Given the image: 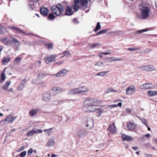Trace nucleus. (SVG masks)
Returning a JSON list of instances; mask_svg holds the SVG:
<instances>
[{"label": "nucleus", "mask_w": 157, "mask_h": 157, "mask_svg": "<svg viewBox=\"0 0 157 157\" xmlns=\"http://www.w3.org/2000/svg\"><path fill=\"white\" fill-rule=\"evenodd\" d=\"M39 109H33L29 112V114L31 117H34L39 112Z\"/></svg>", "instance_id": "412c9836"}, {"label": "nucleus", "mask_w": 157, "mask_h": 157, "mask_svg": "<svg viewBox=\"0 0 157 157\" xmlns=\"http://www.w3.org/2000/svg\"><path fill=\"white\" fill-rule=\"evenodd\" d=\"M79 8V6L77 5H73L72 6V8L75 11H77Z\"/></svg>", "instance_id": "79ce46f5"}, {"label": "nucleus", "mask_w": 157, "mask_h": 157, "mask_svg": "<svg viewBox=\"0 0 157 157\" xmlns=\"http://www.w3.org/2000/svg\"><path fill=\"white\" fill-rule=\"evenodd\" d=\"M2 42L6 45H9L10 44V40L8 38H6L2 39Z\"/></svg>", "instance_id": "cd10ccee"}, {"label": "nucleus", "mask_w": 157, "mask_h": 157, "mask_svg": "<svg viewBox=\"0 0 157 157\" xmlns=\"http://www.w3.org/2000/svg\"><path fill=\"white\" fill-rule=\"evenodd\" d=\"M10 44H13L15 46H18L20 45V42L16 39L12 38V41H10Z\"/></svg>", "instance_id": "5701e85b"}, {"label": "nucleus", "mask_w": 157, "mask_h": 157, "mask_svg": "<svg viewBox=\"0 0 157 157\" xmlns=\"http://www.w3.org/2000/svg\"><path fill=\"white\" fill-rule=\"evenodd\" d=\"M55 17L56 16L53 14V13H50L49 14L48 18L49 20L51 21L53 20Z\"/></svg>", "instance_id": "f704fd0d"}, {"label": "nucleus", "mask_w": 157, "mask_h": 157, "mask_svg": "<svg viewBox=\"0 0 157 157\" xmlns=\"http://www.w3.org/2000/svg\"><path fill=\"white\" fill-rule=\"evenodd\" d=\"M85 124H86V127L87 129L91 128L94 126L93 120L91 118H87L85 120Z\"/></svg>", "instance_id": "20e7f679"}, {"label": "nucleus", "mask_w": 157, "mask_h": 157, "mask_svg": "<svg viewBox=\"0 0 157 157\" xmlns=\"http://www.w3.org/2000/svg\"><path fill=\"white\" fill-rule=\"evenodd\" d=\"M67 71L66 69H63L62 70L57 73L56 74L54 75H53L56 76V77L63 76L67 73Z\"/></svg>", "instance_id": "dca6fc26"}, {"label": "nucleus", "mask_w": 157, "mask_h": 157, "mask_svg": "<svg viewBox=\"0 0 157 157\" xmlns=\"http://www.w3.org/2000/svg\"><path fill=\"white\" fill-rule=\"evenodd\" d=\"M63 101V100H54L52 102V104L53 105H57L59 103Z\"/></svg>", "instance_id": "58836bf2"}, {"label": "nucleus", "mask_w": 157, "mask_h": 157, "mask_svg": "<svg viewBox=\"0 0 157 157\" xmlns=\"http://www.w3.org/2000/svg\"><path fill=\"white\" fill-rule=\"evenodd\" d=\"M54 141L53 140H49L46 145V146H52L53 145Z\"/></svg>", "instance_id": "c756f323"}, {"label": "nucleus", "mask_w": 157, "mask_h": 157, "mask_svg": "<svg viewBox=\"0 0 157 157\" xmlns=\"http://www.w3.org/2000/svg\"><path fill=\"white\" fill-rule=\"evenodd\" d=\"M7 69H8V68L7 67H6V68H5L4 69V70H3V72L2 73L1 77V81L2 82L4 81L6 78L5 74V72L6 70Z\"/></svg>", "instance_id": "a878e982"}, {"label": "nucleus", "mask_w": 157, "mask_h": 157, "mask_svg": "<svg viewBox=\"0 0 157 157\" xmlns=\"http://www.w3.org/2000/svg\"><path fill=\"white\" fill-rule=\"evenodd\" d=\"M40 12L42 15L46 17L48 14L49 10L47 8L42 6L40 9Z\"/></svg>", "instance_id": "9b49d317"}, {"label": "nucleus", "mask_w": 157, "mask_h": 157, "mask_svg": "<svg viewBox=\"0 0 157 157\" xmlns=\"http://www.w3.org/2000/svg\"><path fill=\"white\" fill-rule=\"evenodd\" d=\"M59 9V6H58V4L56 5L52 6L51 7V10L52 13L56 15L57 16H58Z\"/></svg>", "instance_id": "0eeeda50"}, {"label": "nucleus", "mask_w": 157, "mask_h": 157, "mask_svg": "<svg viewBox=\"0 0 157 157\" xmlns=\"http://www.w3.org/2000/svg\"><path fill=\"white\" fill-rule=\"evenodd\" d=\"M29 5L30 6V8H29V9L30 10H33V5H31L30 4H29Z\"/></svg>", "instance_id": "052dcab7"}, {"label": "nucleus", "mask_w": 157, "mask_h": 157, "mask_svg": "<svg viewBox=\"0 0 157 157\" xmlns=\"http://www.w3.org/2000/svg\"><path fill=\"white\" fill-rule=\"evenodd\" d=\"M140 70H144L147 71H151L155 70V67L153 66L150 65L143 66L139 67Z\"/></svg>", "instance_id": "39448f33"}, {"label": "nucleus", "mask_w": 157, "mask_h": 157, "mask_svg": "<svg viewBox=\"0 0 157 157\" xmlns=\"http://www.w3.org/2000/svg\"><path fill=\"white\" fill-rule=\"evenodd\" d=\"M33 149L32 148L30 149L28 151L27 154L28 155H31L33 152Z\"/></svg>", "instance_id": "3c124183"}, {"label": "nucleus", "mask_w": 157, "mask_h": 157, "mask_svg": "<svg viewBox=\"0 0 157 157\" xmlns=\"http://www.w3.org/2000/svg\"><path fill=\"white\" fill-rule=\"evenodd\" d=\"M109 72V71H102L96 74L95 75L100 76L102 77H103L105 76V74L108 73Z\"/></svg>", "instance_id": "473e14b6"}, {"label": "nucleus", "mask_w": 157, "mask_h": 157, "mask_svg": "<svg viewBox=\"0 0 157 157\" xmlns=\"http://www.w3.org/2000/svg\"><path fill=\"white\" fill-rule=\"evenodd\" d=\"M17 33H21L22 34H25V33L24 31L23 30L19 28L18 30Z\"/></svg>", "instance_id": "6e6d98bb"}, {"label": "nucleus", "mask_w": 157, "mask_h": 157, "mask_svg": "<svg viewBox=\"0 0 157 157\" xmlns=\"http://www.w3.org/2000/svg\"><path fill=\"white\" fill-rule=\"evenodd\" d=\"M27 82L26 78H25L23 80H22L19 84L18 85L17 87V90H21L23 89L25 86V84Z\"/></svg>", "instance_id": "2eb2a0df"}, {"label": "nucleus", "mask_w": 157, "mask_h": 157, "mask_svg": "<svg viewBox=\"0 0 157 157\" xmlns=\"http://www.w3.org/2000/svg\"><path fill=\"white\" fill-rule=\"evenodd\" d=\"M108 130L110 132L112 133H115L116 131V128L114 124L113 123L112 124L109 125Z\"/></svg>", "instance_id": "a211bd4d"}, {"label": "nucleus", "mask_w": 157, "mask_h": 157, "mask_svg": "<svg viewBox=\"0 0 157 157\" xmlns=\"http://www.w3.org/2000/svg\"><path fill=\"white\" fill-rule=\"evenodd\" d=\"M132 149L135 151H136L138 149V148L136 146L135 147H132Z\"/></svg>", "instance_id": "338daca9"}, {"label": "nucleus", "mask_w": 157, "mask_h": 157, "mask_svg": "<svg viewBox=\"0 0 157 157\" xmlns=\"http://www.w3.org/2000/svg\"><path fill=\"white\" fill-rule=\"evenodd\" d=\"M25 149V147L24 146H21L17 150V151L20 152L23 150H24Z\"/></svg>", "instance_id": "603ef678"}, {"label": "nucleus", "mask_w": 157, "mask_h": 157, "mask_svg": "<svg viewBox=\"0 0 157 157\" xmlns=\"http://www.w3.org/2000/svg\"><path fill=\"white\" fill-rule=\"evenodd\" d=\"M135 87L134 85L129 86L126 90V94L128 95H130L132 94L135 91Z\"/></svg>", "instance_id": "ddd939ff"}, {"label": "nucleus", "mask_w": 157, "mask_h": 157, "mask_svg": "<svg viewBox=\"0 0 157 157\" xmlns=\"http://www.w3.org/2000/svg\"><path fill=\"white\" fill-rule=\"evenodd\" d=\"M52 129V128H51L48 129H46L44 130V132H46V131H48V135H49L51 134L50 131Z\"/></svg>", "instance_id": "8fccbe9b"}, {"label": "nucleus", "mask_w": 157, "mask_h": 157, "mask_svg": "<svg viewBox=\"0 0 157 157\" xmlns=\"http://www.w3.org/2000/svg\"><path fill=\"white\" fill-rule=\"evenodd\" d=\"M65 3L66 5H67V3L65 2H63L62 3H58V6H59V12L58 13V16H60L63 15V12L65 10V7L63 4Z\"/></svg>", "instance_id": "9d476101"}, {"label": "nucleus", "mask_w": 157, "mask_h": 157, "mask_svg": "<svg viewBox=\"0 0 157 157\" xmlns=\"http://www.w3.org/2000/svg\"><path fill=\"white\" fill-rule=\"evenodd\" d=\"M148 30L147 29H143L142 30H139L137 31V32H136V33H139L140 34L143 32H146V31H147Z\"/></svg>", "instance_id": "c03bdc74"}, {"label": "nucleus", "mask_w": 157, "mask_h": 157, "mask_svg": "<svg viewBox=\"0 0 157 157\" xmlns=\"http://www.w3.org/2000/svg\"><path fill=\"white\" fill-rule=\"evenodd\" d=\"M99 103V101L95 98H87L83 103V110L86 112H94L98 110V116L99 117L103 112V110L98 108L100 106L98 105Z\"/></svg>", "instance_id": "f257e3e1"}, {"label": "nucleus", "mask_w": 157, "mask_h": 157, "mask_svg": "<svg viewBox=\"0 0 157 157\" xmlns=\"http://www.w3.org/2000/svg\"><path fill=\"white\" fill-rule=\"evenodd\" d=\"M95 66H98V67H102L104 65V64L103 62L101 61H98L95 63Z\"/></svg>", "instance_id": "a19ab883"}, {"label": "nucleus", "mask_w": 157, "mask_h": 157, "mask_svg": "<svg viewBox=\"0 0 157 157\" xmlns=\"http://www.w3.org/2000/svg\"><path fill=\"white\" fill-rule=\"evenodd\" d=\"M140 120L141 121L142 123L144 124H145L146 127H148V125L146 123L147 120L146 119L144 118H141L140 119Z\"/></svg>", "instance_id": "37998d69"}, {"label": "nucleus", "mask_w": 157, "mask_h": 157, "mask_svg": "<svg viewBox=\"0 0 157 157\" xmlns=\"http://www.w3.org/2000/svg\"><path fill=\"white\" fill-rule=\"evenodd\" d=\"M6 31L5 28L0 26V34H3L6 33Z\"/></svg>", "instance_id": "c9c22d12"}, {"label": "nucleus", "mask_w": 157, "mask_h": 157, "mask_svg": "<svg viewBox=\"0 0 157 157\" xmlns=\"http://www.w3.org/2000/svg\"><path fill=\"white\" fill-rule=\"evenodd\" d=\"M26 154V151H24L21 152L20 154V157H24Z\"/></svg>", "instance_id": "a18cd8bd"}, {"label": "nucleus", "mask_w": 157, "mask_h": 157, "mask_svg": "<svg viewBox=\"0 0 157 157\" xmlns=\"http://www.w3.org/2000/svg\"><path fill=\"white\" fill-rule=\"evenodd\" d=\"M101 28V26L100 25V22H98L97 23L96 26L94 30L95 32H97L98 30Z\"/></svg>", "instance_id": "72a5a7b5"}, {"label": "nucleus", "mask_w": 157, "mask_h": 157, "mask_svg": "<svg viewBox=\"0 0 157 157\" xmlns=\"http://www.w3.org/2000/svg\"><path fill=\"white\" fill-rule=\"evenodd\" d=\"M151 51V50L149 48L146 49L144 52L146 53H148Z\"/></svg>", "instance_id": "5fc2aeb1"}, {"label": "nucleus", "mask_w": 157, "mask_h": 157, "mask_svg": "<svg viewBox=\"0 0 157 157\" xmlns=\"http://www.w3.org/2000/svg\"><path fill=\"white\" fill-rule=\"evenodd\" d=\"M139 8L141 12V18L143 19H146L149 16L150 7L148 6L146 3L141 2L139 5Z\"/></svg>", "instance_id": "f03ea898"}, {"label": "nucleus", "mask_w": 157, "mask_h": 157, "mask_svg": "<svg viewBox=\"0 0 157 157\" xmlns=\"http://www.w3.org/2000/svg\"><path fill=\"white\" fill-rule=\"evenodd\" d=\"M108 30V29H105L104 30H101L100 31H99L98 32V33H97L96 34L92 35V36H97L98 35H99L101 34L102 33H104L106 31H107Z\"/></svg>", "instance_id": "c85d7f7f"}, {"label": "nucleus", "mask_w": 157, "mask_h": 157, "mask_svg": "<svg viewBox=\"0 0 157 157\" xmlns=\"http://www.w3.org/2000/svg\"><path fill=\"white\" fill-rule=\"evenodd\" d=\"M1 122L3 124L7 125L10 123V117L9 115H8L6 118L1 121Z\"/></svg>", "instance_id": "4be33fe9"}, {"label": "nucleus", "mask_w": 157, "mask_h": 157, "mask_svg": "<svg viewBox=\"0 0 157 157\" xmlns=\"http://www.w3.org/2000/svg\"><path fill=\"white\" fill-rule=\"evenodd\" d=\"M140 48H129L128 49V50H129V51H136V50H137L139 49H140Z\"/></svg>", "instance_id": "49530a36"}, {"label": "nucleus", "mask_w": 157, "mask_h": 157, "mask_svg": "<svg viewBox=\"0 0 157 157\" xmlns=\"http://www.w3.org/2000/svg\"><path fill=\"white\" fill-rule=\"evenodd\" d=\"M36 129L35 128H33V129L29 132H28L27 133V136H33L34 134L35 133V130Z\"/></svg>", "instance_id": "7c9ffc66"}, {"label": "nucleus", "mask_w": 157, "mask_h": 157, "mask_svg": "<svg viewBox=\"0 0 157 157\" xmlns=\"http://www.w3.org/2000/svg\"><path fill=\"white\" fill-rule=\"evenodd\" d=\"M88 0H80V2L82 8L83 10L86 9L88 7Z\"/></svg>", "instance_id": "f3484780"}, {"label": "nucleus", "mask_w": 157, "mask_h": 157, "mask_svg": "<svg viewBox=\"0 0 157 157\" xmlns=\"http://www.w3.org/2000/svg\"><path fill=\"white\" fill-rule=\"evenodd\" d=\"M41 99L46 102L49 101L51 99L50 94L47 92H45L42 95Z\"/></svg>", "instance_id": "6e6552de"}, {"label": "nucleus", "mask_w": 157, "mask_h": 157, "mask_svg": "<svg viewBox=\"0 0 157 157\" xmlns=\"http://www.w3.org/2000/svg\"><path fill=\"white\" fill-rule=\"evenodd\" d=\"M80 2V0H74V2L75 4H77Z\"/></svg>", "instance_id": "0e129e2a"}, {"label": "nucleus", "mask_w": 157, "mask_h": 157, "mask_svg": "<svg viewBox=\"0 0 157 157\" xmlns=\"http://www.w3.org/2000/svg\"><path fill=\"white\" fill-rule=\"evenodd\" d=\"M109 108H114L116 107H117V105L114 104V105H110L109 106H108Z\"/></svg>", "instance_id": "13d9d810"}, {"label": "nucleus", "mask_w": 157, "mask_h": 157, "mask_svg": "<svg viewBox=\"0 0 157 157\" xmlns=\"http://www.w3.org/2000/svg\"><path fill=\"white\" fill-rule=\"evenodd\" d=\"M78 19L76 18H75L73 20V22L75 24H78L79 23V22L77 21Z\"/></svg>", "instance_id": "bf43d9fd"}, {"label": "nucleus", "mask_w": 157, "mask_h": 157, "mask_svg": "<svg viewBox=\"0 0 157 157\" xmlns=\"http://www.w3.org/2000/svg\"><path fill=\"white\" fill-rule=\"evenodd\" d=\"M122 103L121 102H119L118 103L117 105V107L118 106H119L120 107H121L122 106Z\"/></svg>", "instance_id": "774afa93"}, {"label": "nucleus", "mask_w": 157, "mask_h": 157, "mask_svg": "<svg viewBox=\"0 0 157 157\" xmlns=\"http://www.w3.org/2000/svg\"><path fill=\"white\" fill-rule=\"evenodd\" d=\"M35 132L36 133H41L42 132V130L40 129H39L37 130H35Z\"/></svg>", "instance_id": "864d4df0"}, {"label": "nucleus", "mask_w": 157, "mask_h": 157, "mask_svg": "<svg viewBox=\"0 0 157 157\" xmlns=\"http://www.w3.org/2000/svg\"><path fill=\"white\" fill-rule=\"evenodd\" d=\"M121 31L119 30H116L115 31L113 32L112 33H113L119 34L121 33Z\"/></svg>", "instance_id": "680f3d73"}, {"label": "nucleus", "mask_w": 157, "mask_h": 157, "mask_svg": "<svg viewBox=\"0 0 157 157\" xmlns=\"http://www.w3.org/2000/svg\"><path fill=\"white\" fill-rule=\"evenodd\" d=\"M154 87V85L150 83H145L140 86V88L142 89H151Z\"/></svg>", "instance_id": "1a4fd4ad"}, {"label": "nucleus", "mask_w": 157, "mask_h": 157, "mask_svg": "<svg viewBox=\"0 0 157 157\" xmlns=\"http://www.w3.org/2000/svg\"><path fill=\"white\" fill-rule=\"evenodd\" d=\"M136 124L134 122H129L127 123V127L130 131H133L136 127Z\"/></svg>", "instance_id": "f8f14e48"}, {"label": "nucleus", "mask_w": 157, "mask_h": 157, "mask_svg": "<svg viewBox=\"0 0 157 157\" xmlns=\"http://www.w3.org/2000/svg\"><path fill=\"white\" fill-rule=\"evenodd\" d=\"M87 134L86 130L84 129H81L79 130L78 132V135L80 137H83L85 136Z\"/></svg>", "instance_id": "4468645a"}, {"label": "nucleus", "mask_w": 157, "mask_h": 157, "mask_svg": "<svg viewBox=\"0 0 157 157\" xmlns=\"http://www.w3.org/2000/svg\"><path fill=\"white\" fill-rule=\"evenodd\" d=\"M144 146H145L146 147L148 148L151 149V145L149 143L146 144H144Z\"/></svg>", "instance_id": "09e8293b"}, {"label": "nucleus", "mask_w": 157, "mask_h": 157, "mask_svg": "<svg viewBox=\"0 0 157 157\" xmlns=\"http://www.w3.org/2000/svg\"><path fill=\"white\" fill-rule=\"evenodd\" d=\"M114 58V59H112V60L113 61H120V60H121L122 59L121 58H119V59H117V58Z\"/></svg>", "instance_id": "e2e57ef3"}, {"label": "nucleus", "mask_w": 157, "mask_h": 157, "mask_svg": "<svg viewBox=\"0 0 157 157\" xmlns=\"http://www.w3.org/2000/svg\"><path fill=\"white\" fill-rule=\"evenodd\" d=\"M101 44L99 43H97L94 44H90V48H93L97 46H101Z\"/></svg>", "instance_id": "4c0bfd02"}, {"label": "nucleus", "mask_w": 157, "mask_h": 157, "mask_svg": "<svg viewBox=\"0 0 157 157\" xmlns=\"http://www.w3.org/2000/svg\"><path fill=\"white\" fill-rule=\"evenodd\" d=\"M17 116H15V117H11V120H10V123H12V122H13V121H14L16 118L17 117Z\"/></svg>", "instance_id": "4d7b16f0"}, {"label": "nucleus", "mask_w": 157, "mask_h": 157, "mask_svg": "<svg viewBox=\"0 0 157 157\" xmlns=\"http://www.w3.org/2000/svg\"><path fill=\"white\" fill-rule=\"evenodd\" d=\"M147 94L150 97L154 96L157 95V91H149L147 92Z\"/></svg>", "instance_id": "393cba45"}, {"label": "nucleus", "mask_w": 157, "mask_h": 157, "mask_svg": "<svg viewBox=\"0 0 157 157\" xmlns=\"http://www.w3.org/2000/svg\"><path fill=\"white\" fill-rule=\"evenodd\" d=\"M126 112L128 113H129L131 112V109H126Z\"/></svg>", "instance_id": "69168bd1"}, {"label": "nucleus", "mask_w": 157, "mask_h": 157, "mask_svg": "<svg viewBox=\"0 0 157 157\" xmlns=\"http://www.w3.org/2000/svg\"><path fill=\"white\" fill-rule=\"evenodd\" d=\"M45 44L48 47L47 48L53 49V44L52 43H45Z\"/></svg>", "instance_id": "ea45409f"}, {"label": "nucleus", "mask_w": 157, "mask_h": 157, "mask_svg": "<svg viewBox=\"0 0 157 157\" xmlns=\"http://www.w3.org/2000/svg\"><path fill=\"white\" fill-rule=\"evenodd\" d=\"M10 29H14V31H15V32L17 33L18 31V29H19V28H17V27H14V26H13V27H11L10 26Z\"/></svg>", "instance_id": "de8ad7c7"}, {"label": "nucleus", "mask_w": 157, "mask_h": 157, "mask_svg": "<svg viewBox=\"0 0 157 157\" xmlns=\"http://www.w3.org/2000/svg\"><path fill=\"white\" fill-rule=\"evenodd\" d=\"M21 61V58L20 57H17L15 58L14 60V63L15 64H19Z\"/></svg>", "instance_id": "e433bc0d"}, {"label": "nucleus", "mask_w": 157, "mask_h": 157, "mask_svg": "<svg viewBox=\"0 0 157 157\" xmlns=\"http://www.w3.org/2000/svg\"><path fill=\"white\" fill-rule=\"evenodd\" d=\"M56 55H51L49 56H47L44 58L45 62L46 63H48L50 62H52L53 61H55L54 59L56 57Z\"/></svg>", "instance_id": "423d86ee"}, {"label": "nucleus", "mask_w": 157, "mask_h": 157, "mask_svg": "<svg viewBox=\"0 0 157 157\" xmlns=\"http://www.w3.org/2000/svg\"><path fill=\"white\" fill-rule=\"evenodd\" d=\"M53 91H56V94H60L61 92V89L59 87H53L52 88Z\"/></svg>", "instance_id": "bb28decb"}, {"label": "nucleus", "mask_w": 157, "mask_h": 157, "mask_svg": "<svg viewBox=\"0 0 157 157\" xmlns=\"http://www.w3.org/2000/svg\"><path fill=\"white\" fill-rule=\"evenodd\" d=\"M10 85V82H6L5 85L2 86V88L6 91H9L10 90L8 89V87Z\"/></svg>", "instance_id": "b1692460"}, {"label": "nucleus", "mask_w": 157, "mask_h": 157, "mask_svg": "<svg viewBox=\"0 0 157 157\" xmlns=\"http://www.w3.org/2000/svg\"><path fill=\"white\" fill-rule=\"evenodd\" d=\"M82 88H84L85 89V90L82 91L81 90H79L80 88H76L68 91L67 94H68L74 95L77 94H81L82 92H86L88 88L87 87H82Z\"/></svg>", "instance_id": "7ed1b4c3"}, {"label": "nucleus", "mask_w": 157, "mask_h": 157, "mask_svg": "<svg viewBox=\"0 0 157 157\" xmlns=\"http://www.w3.org/2000/svg\"><path fill=\"white\" fill-rule=\"evenodd\" d=\"M121 137L123 141H130L133 140V138L132 137L126 135L124 134L122 135Z\"/></svg>", "instance_id": "aec40b11"}, {"label": "nucleus", "mask_w": 157, "mask_h": 157, "mask_svg": "<svg viewBox=\"0 0 157 157\" xmlns=\"http://www.w3.org/2000/svg\"><path fill=\"white\" fill-rule=\"evenodd\" d=\"M10 59L9 58L4 57L2 60V63L4 65L6 64L9 62Z\"/></svg>", "instance_id": "2f4dec72"}, {"label": "nucleus", "mask_w": 157, "mask_h": 157, "mask_svg": "<svg viewBox=\"0 0 157 157\" xmlns=\"http://www.w3.org/2000/svg\"><path fill=\"white\" fill-rule=\"evenodd\" d=\"M73 13L72 8L70 6H67L66 9L65 14L67 16H71Z\"/></svg>", "instance_id": "6ab92c4d"}]
</instances>
